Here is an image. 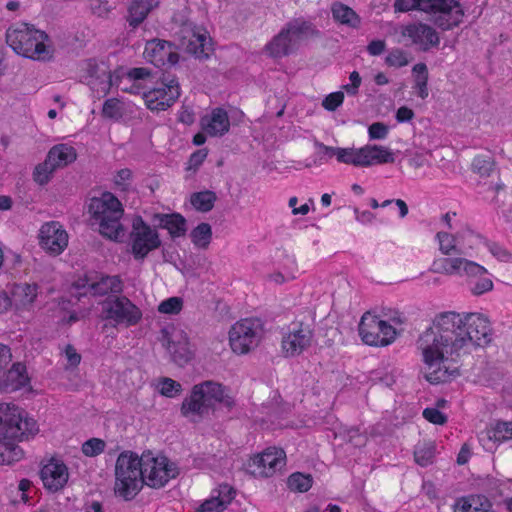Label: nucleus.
I'll return each instance as SVG.
<instances>
[{
  "mask_svg": "<svg viewBox=\"0 0 512 512\" xmlns=\"http://www.w3.org/2000/svg\"><path fill=\"white\" fill-rule=\"evenodd\" d=\"M494 167V161L489 155H478L472 162V169L482 177L491 174Z\"/></svg>",
  "mask_w": 512,
  "mask_h": 512,
  "instance_id": "09e8293b",
  "label": "nucleus"
},
{
  "mask_svg": "<svg viewBox=\"0 0 512 512\" xmlns=\"http://www.w3.org/2000/svg\"><path fill=\"white\" fill-rule=\"evenodd\" d=\"M464 273L467 276V283L470 292L475 296H480L493 289V281L485 267L470 261L464 267Z\"/></svg>",
  "mask_w": 512,
  "mask_h": 512,
  "instance_id": "6ab92c4d",
  "label": "nucleus"
},
{
  "mask_svg": "<svg viewBox=\"0 0 512 512\" xmlns=\"http://www.w3.org/2000/svg\"><path fill=\"white\" fill-rule=\"evenodd\" d=\"M467 237H476L481 239V236L476 235L470 228H466L456 234H450L443 231L436 234V239L439 243V250L444 255L461 254L462 251L458 248V244L463 243Z\"/></svg>",
  "mask_w": 512,
  "mask_h": 512,
  "instance_id": "bb28decb",
  "label": "nucleus"
},
{
  "mask_svg": "<svg viewBox=\"0 0 512 512\" xmlns=\"http://www.w3.org/2000/svg\"><path fill=\"white\" fill-rule=\"evenodd\" d=\"M180 96L178 81L170 75L163 74L156 87L143 92V99L151 111H164L171 107Z\"/></svg>",
  "mask_w": 512,
  "mask_h": 512,
  "instance_id": "f8f14e48",
  "label": "nucleus"
},
{
  "mask_svg": "<svg viewBox=\"0 0 512 512\" xmlns=\"http://www.w3.org/2000/svg\"><path fill=\"white\" fill-rule=\"evenodd\" d=\"M271 57L280 58L292 52V38L284 28L265 46Z\"/></svg>",
  "mask_w": 512,
  "mask_h": 512,
  "instance_id": "473e14b6",
  "label": "nucleus"
},
{
  "mask_svg": "<svg viewBox=\"0 0 512 512\" xmlns=\"http://www.w3.org/2000/svg\"><path fill=\"white\" fill-rule=\"evenodd\" d=\"M431 14H438L434 19V24L437 27L442 30H450L460 24L464 12L458 2V6L450 7L447 11H435Z\"/></svg>",
  "mask_w": 512,
  "mask_h": 512,
  "instance_id": "2f4dec72",
  "label": "nucleus"
},
{
  "mask_svg": "<svg viewBox=\"0 0 512 512\" xmlns=\"http://www.w3.org/2000/svg\"><path fill=\"white\" fill-rule=\"evenodd\" d=\"M227 505L219 497H212L204 501L197 512H223Z\"/></svg>",
  "mask_w": 512,
  "mask_h": 512,
  "instance_id": "5fc2aeb1",
  "label": "nucleus"
},
{
  "mask_svg": "<svg viewBox=\"0 0 512 512\" xmlns=\"http://www.w3.org/2000/svg\"><path fill=\"white\" fill-rule=\"evenodd\" d=\"M143 484L152 488L164 487L171 479L179 474L176 463L164 455L154 456L152 452L142 454Z\"/></svg>",
  "mask_w": 512,
  "mask_h": 512,
  "instance_id": "0eeeda50",
  "label": "nucleus"
},
{
  "mask_svg": "<svg viewBox=\"0 0 512 512\" xmlns=\"http://www.w3.org/2000/svg\"><path fill=\"white\" fill-rule=\"evenodd\" d=\"M74 287L78 290H85V294L90 293L93 296H105L113 294L114 296L123 292V281L119 275H104L97 272H87L74 282Z\"/></svg>",
  "mask_w": 512,
  "mask_h": 512,
  "instance_id": "ddd939ff",
  "label": "nucleus"
},
{
  "mask_svg": "<svg viewBox=\"0 0 512 512\" xmlns=\"http://www.w3.org/2000/svg\"><path fill=\"white\" fill-rule=\"evenodd\" d=\"M12 361V353L9 346L0 343V376L3 375L4 369L8 368Z\"/></svg>",
  "mask_w": 512,
  "mask_h": 512,
  "instance_id": "69168bd1",
  "label": "nucleus"
},
{
  "mask_svg": "<svg viewBox=\"0 0 512 512\" xmlns=\"http://www.w3.org/2000/svg\"><path fill=\"white\" fill-rule=\"evenodd\" d=\"M208 44V39L205 34L192 31V35L188 39L187 51L197 58H208Z\"/></svg>",
  "mask_w": 512,
  "mask_h": 512,
  "instance_id": "ea45409f",
  "label": "nucleus"
},
{
  "mask_svg": "<svg viewBox=\"0 0 512 512\" xmlns=\"http://www.w3.org/2000/svg\"><path fill=\"white\" fill-rule=\"evenodd\" d=\"M362 341L370 346H387L396 338V329L379 316L366 312L358 326Z\"/></svg>",
  "mask_w": 512,
  "mask_h": 512,
  "instance_id": "1a4fd4ad",
  "label": "nucleus"
},
{
  "mask_svg": "<svg viewBox=\"0 0 512 512\" xmlns=\"http://www.w3.org/2000/svg\"><path fill=\"white\" fill-rule=\"evenodd\" d=\"M454 512H475L480 507L474 506L469 499L460 498L454 504Z\"/></svg>",
  "mask_w": 512,
  "mask_h": 512,
  "instance_id": "774afa93",
  "label": "nucleus"
},
{
  "mask_svg": "<svg viewBox=\"0 0 512 512\" xmlns=\"http://www.w3.org/2000/svg\"><path fill=\"white\" fill-rule=\"evenodd\" d=\"M48 35L26 23L9 27L5 34L6 43L18 55L33 60L49 61L53 50L45 44Z\"/></svg>",
  "mask_w": 512,
  "mask_h": 512,
  "instance_id": "7ed1b4c3",
  "label": "nucleus"
},
{
  "mask_svg": "<svg viewBox=\"0 0 512 512\" xmlns=\"http://www.w3.org/2000/svg\"><path fill=\"white\" fill-rule=\"evenodd\" d=\"M131 177H132V171L130 169H128V168L121 169L116 173V175L114 177V183L118 187H121L123 190H125L129 184L128 182L131 179Z\"/></svg>",
  "mask_w": 512,
  "mask_h": 512,
  "instance_id": "338daca9",
  "label": "nucleus"
},
{
  "mask_svg": "<svg viewBox=\"0 0 512 512\" xmlns=\"http://www.w3.org/2000/svg\"><path fill=\"white\" fill-rule=\"evenodd\" d=\"M284 30L287 31V34H289L290 36L293 35L297 38L303 36L307 37L319 35V31L310 21H305L302 19H294L288 22Z\"/></svg>",
  "mask_w": 512,
  "mask_h": 512,
  "instance_id": "e433bc0d",
  "label": "nucleus"
},
{
  "mask_svg": "<svg viewBox=\"0 0 512 512\" xmlns=\"http://www.w3.org/2000/svg\"><path fill=\"white\" fill-rule=\"evenodd\" d=\"M207 155V149H199L193 152L189 157L188 169H198L206 159Z\"/></svg>",
  "mask_w": 512,
  "mask_h": 512,
  "instance_id": "0e129e2a",
  "label": "nucleus"
},
{
  "mask_svg": "<svg viewBox=\"0 0 512 512\" xmlns=\"http://www.w3.org/2000/svg\"><path fill=\"white\" fill-rule=\"evenodd\" d=\"M37 286L35 284L21 283L14 284L11 289V300L17 308L26 307L35 300Z\"/></svg>",
  "mask_w": 512,
  "mask_h": 512,
  "instance_id": "7c9ffc66",
  "label": "nucleus"
},
{
  "mask_svg": "<svg viewBox=\"0 0 512 512\" xmlns=\"http://www.w3.org/2000/svg\"><path fill=\"white\" fill-rule=\"evenodd\" d=\"M155 226L167 229L171 238L182 237L187 232V221L179 213L161 214L156 213L152 218Z\"/></svg>",
  "mask_w": 512,
  "mask_h": 512,
  "instance_id": "c756f323",
  "label": "nucleus"
},
{
  "mask_svg": "<svg viewBox=\"0 0 512 512\" xmlns=\"http://www.w3.org/2000/svg\"><path fill=\"white\" fill-rule=\"evenodd\" d=\"M458 6L456 0H395V12L419 10L428 14L435 11H447L450 7Z\"/></svg>",
  "mask_w": 512,
  "mask_h": 512,
  "instance_id": "412c9836",
  "label": "nucleus"
},
{
  "mask_svg": "<svg viewBox=\"0 0 512 512\" xmlns=\"http://www.w3.org/2000/svg\"><path fill=\"white\" fill-rule=\"evenodd\" d=\"M38 431L34 419L15 405L0 404V438L22 439L24 436L35 435Z\"/></svg>",
  "mask_w": 512,
  "mask_h": 512,
  "instance_id": "423d86ee",
  "label": "nucleus"
},
{
  "mask_svg": "<svg viewBox=\"0 0 512 512\" xmlns=\"http://www.w3.org/2000/svg\"><path fill=\"white\" fill-rule=\"evenodd\" d=\"M388 66L391 67H403L408 64L406 54L400 49L392 50L385 59Z\"/></svg>",
  "mask_w": 512,
  "mask_h": 512,
  "instance_id": "052dcab7",
  "label": "nucleus"
},
{
  "mask_svg": "<svg viewBox=\"0 0 512 512\" xmlns=\"http://www.w3.org/2000/svg\"><path fill=\"white\" fill-rule=\"evenodd\" d=\"M157 5L158 1L155 0H130L126 15L130 29L132 31L137 29Z\"/></svg>",
  "mask_w": 512,
  "mask_h": 512,
  "instance_id": "cd10ccee",
  "label": "nucleus"
},
{
  "mask_svg": "<svg viewBox=\"0 0 512 512\" xmlns=\"http://www.w3.org/2000/svg\"><path fill=\"white\" fill-rule=\"evenodd\" d=\"M162 344L177 365L184 366L192 359L188 337L183 331L174 332L170 337L168 331L162 329Z\"/></svg>",
  "mask_w": 512,
  "mask_h": 512,
  "instance_id": "f3484780",
  "label": "nucleus"
},
{
  "mask_svg": "<svg viewBox=\"0 0 512 512\" xmlns=\"http://www.w3.org/2000/svg\"><path fill=\"white\" fill-rule=\"evenodd\" d=\"M211 409L204 401L203 393L193 386L191 393L187 396L181 405V414L191 422H199Z\"/></svg>",
  "mask_w": 512,
  "mask_h": 512,
  "instance_id": "5701e85b",
  "label": "nucleus"
},
{
  "mask_svg": "<svg viewBox=\"0 0 512 512\" xmlns=\"http://www.w3.org/2000/svg\"><path fill=\"white\" fill-rule=\"evenodd\" d=\"M29 382L26 366L21 362H15L10 368L4 369L3 375L0 376V390L14 392L27 386Z\"/></svg>",
  "mask_w": 512,
  "mask_h": 512,
  "instance_id": "b1692460",
  "label": "nucleus"
},
{
  "mask_svg": "<svg viewBox=\"0 0 512 512\" xmlns=\"http://www.w3.org/2000/svg\"><path fill=\"white\" fill-rule=\"evenodd\" d=\"M485 244L490 253L498 260L508 262L512 259V254L500 244L491 241H485Z\"/></svg>",
  "mask_w": 512,
  "mask_h": 512,
  "instance_id": "13d9d810",
  "label": "nucleus"
},
{
  "mask_svg": "<svg viewBox=\"0 0 512 512\" xmlns=\"http://www.w3.org/2000/svg\"><path fill=\"white\" fill-rule=\"evenodd\" d=\"M262 334L259 319L246 318L236 322L229 331L231 349L237 354H246L258 346Z\"/></svg>",
  "mask_w": 512,
  "mask_h": 512,
  "instance_id": "9d476101",
  "label": "nucleus"
},
{
  "mask_svg": "<svg viewBox=\"0 0 512 512\" xmlns=\"http://www.w3.org/2000/svg\"><path fill=\"white\" fill-rule=\"evenodd\" d=\"M489 439L507 441L512 439V421H496L488 431Z\"/></svg>",
  "mask_w": 512,
  "mask_h": 512,
  "instance_id": "c03bdc74",
  "label": "nucleus"
},
{
  "mask_svg": "<svg viewBox=\"0 0 512 512\" xmlns=\"http://www.w3.org/2000/svg\"><path fill=\"white\" fill-rule=\"evenodd\" d=\"M21 439H1L0 438V464L12 465L20 461L23 456V450L16 444Z\"/></svg>",
  "mask_w": 512,
  "mask_h": 512,
  "instance_id": "c9c22d12",
  "label": "nucleus"
},
{
  "mask_svg": "<svg viewBox=\"0 0 512 512\" xmlns=\"http://www.w3.org/2000/svg\"><path fill=\"white\" fill-rule=\"evenodd\" d=\"M285 461L286 454L283 449L269 447L255 456L249 463V467L254 475L270 477L285 465Z\"/></svg>",
  "mask_w": 512,
  "mask_h": 512,
  "instance_id": "2eb2a0df",
  "label": "nucleus"
},
{
  "mask_svg": "<svg viewBox=\"0 0 512 512\" xmlns=\"http://www.w3.org/2000/svg\"><path fill=\"white\" fill-rule=\"evenodd\" d=\"M102 317L116 325L130 327L138 324L142 319V312L126 296H110L102 302Z\"/></svg>",
  "mask_w": 512,
  "mask_h": 512,
  "instance_id": "6e6552de",
  "label": "nucleus"
},
{
  "mask_svg": "<svg viewBox=\"0 0 512 512\" xmlns=\"http://www.w3.org/2000/svg\"><path fill=\"white\" fill-rule=\"evenodd\" d=\"M413 72L416 73L414 88L417 89L419 97L425 99L428 97V69L426 64H416L413 67Z\"/></svg>",
  "mask_w": 512,
  "mask_h": 512,
  "instance_id": "79ce46f5",
  "label": "nucleus"
},
{
  "mask_svg": "<svg viewBox=\"0 0 512 512\" xmlns=\"http://www.w3.org/2000/svg\"><path fill=\"white\" fill-rule=\"evenodd\" d=\"M343 100H344V93L342 91L333 92V93H330L329 95H327L323 99L322 106L327 111L332 112V111H335L339 106L342 105Z\"/></svg>",
  "mask_w": 512,
  "mask_h": 512,
  "instance_id": "bf43d9fd",
  "label": "nucleus"
},
{
  "mask_svg": "<svg viewBox=\"0 0 512 512\" xmlns=\"http://www.w3.org/2000/svg\"><path fill=\"white\" fill-rule=\"evenodd\" d=\"M183 306V301L179 297H171L162 301L158 306V311L163 314H178Z\"/></svg>",
  "mask_w": 512,
  "mask_h": 512,
  "instance_id": "603ef678",
  "label": "nucleus"
},
{
  "mask_svg": "<svg viewBox=\"0 0 512 512\" xmlns=\"http://www.w3.org/2000/svg\"><path fill=\"white\" fill-rule=\"evenodd\" d=\"M192 243L201 249H206L212 239V228L210 224L202 222L198 224L190 233Z\"/></svg>",
  "mask_w": 512,
  "mask_h": 512,
  "instance_id": "a19ab883",
  "label": "nucleus"
},
{
  "mask_svg": "<svg viewBox=\"0 0 512 512\" xmlns=\"http://www.w3.org/2000/svg\"><path fill=\"white\" fill-rule=\"evenodd\" d=\"M142 456L124 451L119 454L115 464V493L124 500L135 498L143 487Z\"/></svg>",
  "mask_w": 512,
  "mask_h": 512,
  "instance_id": "20e7f679",
  "label": "nucleus"
},
{
  "mask_svg": "<svg viewBox=\"0 0 512 512\" xmlns=\"http://www.w3.org/2000/svg\"><path fill=\"white\" fill-rule=\"evenodd\" d=\"M106 443L100 438H91L82 444L81 450L85 456L96 457L105 449Z\"/></svg>",
  "mask_w": 512,
  "mask_h": 512,
  "instance_id": "3c124183",
  "label": "nucleus"
},
{
  "mask_svg": "<svg viewBox=\"0 0 512 512\" xmlns=\"http://www.w3.org/2000/svg\"><path fill=\"white\" fill-rule=\"evenodd\" d=\"M469 260L462 257H444L434 260L431 271L446 275L460 274Z\"/></svg>",
  "mask_w": 512,
  "mask_h": 512,
  "instance_id": "72a5a7b5",
  "label": "nucleus"
},
{
  "mask_svg": "<svg viewBox=\"0 0 512 512\" xmlns=\"http://www.w3.org/2000/svg\"><path fill=\"white\" fill-rule=\"evenodd\" d=\"M181 389V384L171 378H163L161 381L160 393L163 396L172 398L180 393Z\"/></svg>",
  "mask_w": 512,
  "mask_h": 512,
  "instance_id": "6e6d98bb",
  "label": "nucleus"
},
{
  "mask_svg": "<svg viewBox=\"0 0 512 512\" xmlns=\"http://www.w3.org/2000/svg\"><path fill=\"white\" fill-rule=\"evenodd\" d=\"M102 116L114 120L122 118L123 109L120 101L116 98L106 99L102 107Z\"/></svg>",
  "mask_w": 512,
  "mask_h": 512,
  "instance_id": "8fccbe9b",
  "label": "nucleus"
},
{
  "mask_svg": "<svg viewBox=\"0 0 512 512\" xmlns=\"http://www.w3.org/2000/svg\"><path fill=\"white\" fill-rule=\"evenodd\" d=\"M39 244L51 255H59L68 245V234L59 222H47L40 228Z\"/></svg>",
  "mask_w": 512,
  "mask_h": 512,
  "instance_id": "dca6fc26",
  "label": "nucleus"
},
{
  "mask_svg": "<svg viewBox=\"0 0 512 512\" xmlns=\"http://www.w3.org/2000/svg\"><path fill=\"white\" fill-rule=\"evenodd\" d=\"M314 146L319 150L317 153L319 161H327L334 156L336 157V151L338 147L327 146L318 140L314 141Z\"/></svg>",
  "mask_w": 512,
  "mask_h": 512,
  "instance_id": "e2e57ef3",
  "label": "nucleus"
},
{
  "mask_svg": "<svg viewBox=\"0 0 512 512\" xmlns=\"http://www.w3.org/2000/svg\"><path fill=\"white\" fill-rule=\"evenodd\" d=\"M147 57L151 58V62L156 65L173 66L179 61V54L175 51V45L169 41L161 39H153L148 41L144 52Z\"/></svg>",
  "mask_w": 512,
  "mask_h": 512,
  "instance_id": "aec40b11",
  "label": "nucleus"
},
{
  "mask_svg": "<svg viewBox=\"0 0 512 512\" xmlns=\"http://www.w3.org/2000/svg\"><path fill=\"white\" fill-rule=\"evenodd\" d=\"M403 34L409 37L413 44L419 45L424 52L438 46L440 43L438 33L431 26L424 23L408 25Z\"/></svg>",
  "mask_w": 512,
  "mask_h": 512,
  "instance_id": "4be33fe9",
  "label": "nucleus"
},
{
  "mask_svg": "<svg viewBox=\"0 0 512 512\" xmlns=\"http://www.w3.org/2000/svg\"><path fill=\"white\" fill-rule=\"evenodd\" d=\"M56 167L46 158L45 161L39 164L34 172L33 179L39 185H45L50 181V178Z\"/></svg>",
  "mask_w": 512,
  "mask_h": 512,
  "instance_id": "de8ad7c7",
  "label": "nucleus"
},
{
  "mask_svg": "<svg viewBox=\"0 0 512 512\" xmlns=\"http://www.w3.org/2000/svg\"><path fill=\"white\" fill-rule=\"evenodd\" d=\"M361 167H370L376 164L394 163V153L385 146L365 145L360 148Z\"/></svg>",
  "mask_w": 512,
  "mask_h": 512,
  "instance_id": "c85d7f7f",
  "label": "nucleus"
},
{
  "mask_svg": "<svg viewBox=\"0 0 512 512\" xmlns=\"http://www.w3.org/2000/svg\"><path fill=\"white\" fill-rule=\"evenodd\" d=\"M435 456V446L432 443H425L416 447L414 451V458L417 464L426 467L432 464Z\"/></svg>",
  "mask_w": 512,
  "mask_h": 512,
  "instance_id": "a18cd8bd",
  "label": "nucleus"
},
{
  "mask_svg": "<svg viewBox=\"0 0 512 512\" xmlns=\"http://www.w3.org/2000/svg\"><path fill=\"white\" fill-rule=\"evenodd\" d=\"M423 417L430 423L436 425H444L447 422V416L439 411L438 408H425L423 411Z\"/></svg>",
  "mask_w": 512,
  "mask_h": 512,
  "instance_id": "680f3d73",
  "label": "nucleus"
},
{
  "mask_svg": "<svg viewBox=\"0 0 512 512\" xmlns=\"http://www.w3.org/2000/svg\"><path fill=\"white\" fill-rule=\"evenodd\" d=\"M202 130L211 137L223 136L229 131L228 113L223 108H215L210 115L201 118Z\"/></svg>",
  "mask_w": 512,
  "mask_h": 512,
  "instance_id": "a878e982",
  "label": "nucleus"
},
{
  "mask_svg": "<svg viewBox=\"0 0 512 512\" xmlns=\"http://www.w3.org/2000/svg\"><path fill=\"white\" fill-rule=\"evenodd\" d=\"M332 14L336 21L351 27H357L360 23V18L355 11L342 3L333 4Z\"/></svg>",
  "mask_w": 512,
  "mask_h": 512,
  "instance_id": "4c0bfd02",
  "label": "nucleus"
},
{
  "mask_svg": "<svg viewBox=\"0 0 512 512\" xmlns=\"http://www.w3.org/2000/svg\"><path fill=\"white\" fill-rule=\"evenodd\" d=\"M389 133V127L383 122H374L368 127L370 140H383Z\"/></svg>",
  "mask_w": 512,
  "mask_h": 512,
  "instance_id": "4d7b16f0",
  "label": "nucleus"
},
{
  "mask_svg": "<svg viewBox=\"0 0 512 512\" xmlns=\"http://www.w3.org/2000/svg\"><path fill=\"white\" fill-rule=\"evenodd\" d=\"M461 323L456 334L464 353L471 348L485 347L492 341V328L489 319L480 313L459 314Z\"/></svg>",
  "mask_w": 512,
  "mask_h": 512,
  "instance_id": "39448f33",
  "label": "nucleus"
},
{
  "mask_svg": "<svg viewBox=\"0 0 512 512\" xmlns=\"http://www.w3.org/2000/svg\"><path fill=\"white\" fill-rule=\"evenodd\" d=\"M336 159L340 163L361 167L360 148H337Z\"/></svg>",
  "mask_w": 512,
  "mask_h": 512,
  "instance_id": "49530a36",
  "label": "nucleus"
},
{
  "mask_svg": "<svg viewBox=\"0 0 512 512\" xmlns=\"http://www.w3.org/2000/svg\"><path fill=\"white\" fill-rule=\"evenodd\" d=\"M76 150L66 144H58L50 149L47 159L57 168L67 166L76 160Z\"/></svg>",
  "mask_w": 512,
  "mask_h": 512,
  "instance_id": "f704fd0d",
  "label": "nucleus"
},
{
  "mask_svg": "<svg viewBox=\"0 0 512 512\" xmlns=\"http://www.w3.org/2000/svg\"><path fill=\"white\" fill-rule=\"evenodd\" d=\"M313 478L310 474L295 472L287 480L288 488L294 492H306L312 487Z\"/></svg>",
  "mask_w": 512,
  "mask_h": 512,
  "instance_id": "37998d69",
  "label": "nucleus"
},
{
  "mask_svg": "<svg viewBox=\"0 0 512 512\" xmlns=\"http://www.w3.org/2000/svg\"><path fill=\"white\" fill-rule=\"evenodd\" d=\"M217 196L215 192L205 190L201 192H195L190 197L192 206L200 212H209L213 209Z\"/></svg>",
  "mask_w": 512,
  "mask_h": 512,
  "instance_id": "58836bf2",
  "label": "nucleus"
},
{
  "mask_svg": "<svg viewBox=\"0 0 512 512\" xmlns=\"http://www.w3.org/2000/svg\"><path fill=\"white\" fill-rule=\"evenodd\" d=\"M88 210L93 225H98L102 236L114 241L124 237V228L120 222L124 210L116 196L110 192H104L100 197H93Z\"/></svg>",
  "mask_w": 512,
  "mask_h": 512,
  "instance_id": "f03ea898",
  "label": "nucleus"
},
{
  "mask_svg": "<svg viewBox=\"0 0 512 512\" xmlns=\"http://www.w3.org/2000/svg\"><path fill=\"white\" fill-rule=\"evenodd\" d=\"M460 323L459 313L442 312L436 315L431 326L420 334L417 340L425 364L423 376L431 384L451 381L460 374L457 367L451 368L446 365L445 358L460 355L461 342L456 334Z\"/></svg>",
  "mask_w": 512,
  "mask_h": 512,
  "instance_id": "f257e3e1",
  "label": "nucleus"
},
{
  "mask_svg": "<svg viewBox=\"0 0 512 512\" xmlns=\"http://www.w3.org/2000/svg\"><path fill=\"white\" fill-rule=\"evenodd\" d=\"M131 252L136 260H143L151 251L161 246L156 229L151 228L141 216H136L130 232Z\"/></svg>",
  "mask_w": 512,
  "mask_h": 512,
  "instance_id": "9b49d317",
  "label": "nucleus"
},
{
  "mask_svg": "<svg viewBox=\"0 0 512 512\" xmlns=\"http://www.w3.org/2000/svg\"><path fill=\"white\" fill-rule=\"evenodd\" d=\"M196 387L203 393L204 401L210 409H212L216 403H221L228 409H231L235 405L234 399L225 394L224 386L218 382L208 380L196 384Z\"/></svg>",
  "mask_w": 512,
  "mask_h": 512,
  "instance_id": "393cba45",
  "label": "nucleus"
},
{
  "mask_svg": "<svg viewBox=\"0 0 512 512\" xmlns=\"http://www.w3.org/2000/svg\"><path fill=\"white\" fill-rule=\"evenodd\" d=\"M343 438L353 445L354 447H362L367 442V436L365 434H362L358 428L351 427L349 429H346L343 434Z\"/></svg>",
  "mask_w": 512,
  "mask_h": 512,
  "instance_id": "864d4df0",
  "label": "nucleus"
},
{
  "mask_svg": "<svg viewBox=\"0 0 512 512\" xmlns=\"http://www.w3.org/2000/svg\"><path fill=\"white\" fill-rule=\"evenodd\" d=\"M40 477L47 490L57 492L67 484L69 472L63 461L51 458L41 468Z\"/></svg>",
  "mask_w": 512,
  "mask_h": 512,
  "instance_id": "a211bd4d",
  "label": "nucleus"
},
{
  "mask_svg": "<svg viewBox=\"0 0 512 512\" xmlns=\"http://www.w3.org/2000/svg\"><path fill=\"white\" fill-rule=\"evenodd\" d=\"M313 339V330L303 322L292 323L289 331L282 338V350L287 357L300 355L307 349Z\"/></svg>",
  "mask_w": 512,
  "mask_h": 512,
  "instance_id": "4468645a",
  "label": "nucleus"
}]
</instances>
